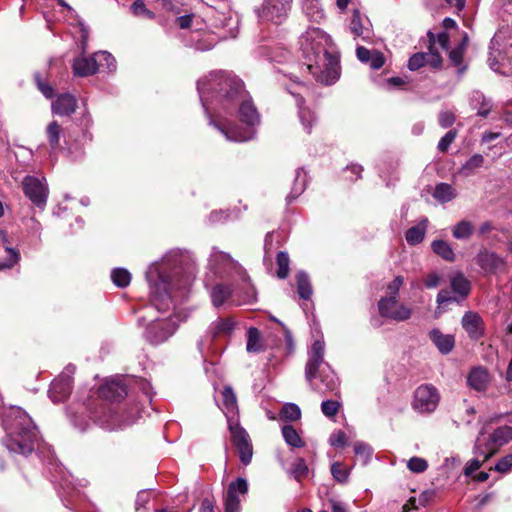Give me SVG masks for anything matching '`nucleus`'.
<instances>
[{"label": "nucleus", "instance_id": "obj_1", "mask_svg": "<svg viewBox=\"0 0 512 512\" xmlns=\"http://www.w3.org/2000/svg\"><path fill=\"white\" fill-rule=\"evenodd\" d=\"M195 263L191 254L178 248L167 251L160 260L153 262L146 271L151 306L160 313L173 309V315L150 320L143 337L152 345L167 341L183 321L176 313L178 306L187 299L195 277Z\"/></svg>", "mask_w": 512, "mask_h": 512}, {"label": "nucleus", "instance_id": "obj_2", "mask_svg": "<svg viewBox=\"0 0 512 512\" xmlns=\"http://www.w3.org/2000/svg\"><path fill=\"white\" fill-rule=\"evenodd\" d=\"M197 90L210 122V116L217 119L221 114L234 113L245 88L243 81L234 73L220 70L201 78L197 82Z\"/></svg>", "mask_w": 512, "mask_h": 512}, {"label": "nucleus", "instance_id": "obj_3", "mask_svg": "<svg viewBox=\"0 0 512 512\" xmlns=\"http://www.w3.org/2000/svg\"><path fill=\"white\" fill-rule=\"evenodd\" d=\"M299 45L305 59L304 65L316 81L331 85L339 79V56L324 31L309 28L300 36Z\"/></svg>", "mask_w": 512, "mask_h": 512}, {"label": "nucleus", "instance_id": "obj_4", "mask_svg": "<svg viewBox=\"0 0 512 512\" xmlns=\"http://www.w3.org/2000/svg\"><path fill=\"white\" fill-rule=\"evenodd\" d=\"M237 115L244 127H239L220 115L217 119L210 116V126L214 127L220 134L230 142H247L253 140L260 125L261 117L254 105L251 96L245 90L237 100Z\"/></svg>", "mask_w": 512, "mask_h": 512}, {"label": "nucleus", "instance_id": "obj_5", "mask_svg": "<svg viewBox=\"0 0 512 512\" xmlns=\"http://www.w3.org/2000/svg\"><path fill=\"white\" fill-rule=\"evenodd\" d=\"M325 343L315 340L308 349V360L305 365V379L310 387L320 393H336L340 381L331 366L325 362Z\"/></svg>", "mask_w": 512, "mask_h": 512}, {"label": "nucleus", "instance_id": "obj_6", "mask_svg": "<svg viewBox=\"0 0 512 512\" xmlns=\"http://www.w3.org/2000/svg\"><path fill=\"white\" fill-rule=\"evenodd\" d=\"M11 419L4 422L7 436L4 445L10 452L28 455L38 443V430L31 417L22 409H13Z\"/></svg>", "mask_w": 512, "mask_h": 512}, {"label": "nucleus", "instance_id": "obj_7", "mask_svg": "<svg viewBox=\"0 0 512 512\" xmlns=\"http://www.w3.org/2000/svg\"><path fill=\"white\" fill-rule=\"evenodd\" d=\"M138 418V411H124L118 405L101 404L93 412V421L107 431L121 430L133 425Z\"/></svg>", "mask_w": 512, "mask_h": 512}, {"label": "nucleus", "instance_id": "obj_8", "mask_svg": "<svg viewBox=\"0 0 512 512\" xmlns=\"http://www.w3.org/2000/svg\"><path fill=\"white\" fill-rule=\"evenodd\" d=\"M208 268L220 278L242 277L248 279L245 269L228 253L213 248L209 257Z\"/></svg>", "mask_w": 512, "mask_h": 512}, {"label": "nucleus", "instance_id": "obj_9", "mask_svg": "<svg viewBox=\"0 0 512 512\" xmlns=\"http://www.w3.org/2000/svg\"><path fill=\"white\" fill-rule=\"evenodd\" d=\"M512 440V427L501 426L493 431L487 441H483L479 436L474 445V454L483 456L484 460H488L498 450L499 447L507 444Z\"/></svg>", "mask_w": 512, "mask_h": 512}, {"label": "nucleus", "instance_id": "obj_10", "mask_svg": "<svg viewBox=\"0 0 512 512\" xmlns=\"http://www.w3.org/2000/svg\"><path fill=\"white\" fill-rule=\"evenodd\" d=\"M450 286L453 295L446 289L438 292L436 302L439 307L453 302L461 303L467 298L471 290L470 281L461 272H457L450 277Z\"/></svg>", "mask_w": 512, "mask_h": 512}, {"label": "nucleus", "instance_id": "obj_11", "mask_svg": "<svg viewBox=\"0 0 512 512\" xmlns=\"http://www.w3.org/2000/svg\"><path fill=\"white\" fill-rule=\"evenodd\" d=\"M54 471H51L52 482L57 486L58 493L63 504L68 508H74L73 498L78 497L80 491L74 484L73 476L62 466L55 464Z\"/></svg>", "mask_w": 512, "mask_h": 512}, {"label": "nucleus", "instance_id": "obj_12", "mask_svg": "<svg viewBox=\"0 0 512 512\" xmlns=\"http://www.w3.org/2000/svg\"><path fill=\"white\" fill-rule=\"evenodd\" d=\"M235 325L236 322L230 317L218 318L213 321L205 335L198 341V349L201 354L204 355L210 349L214 340L230 337L235 329Z\"/></svg>", "mask_w": 512, "mask_h": 512}, {"label": "nucleus", "instance_id": "obj_13", "mask_svg": "<svg viewBox=\"0 0 512 512\" xmlns=\"http://www.w3.org/2000/svg\"><path fill=\"white\" fill-rule=\"evenodd\" d=\"M227 424L231 441L237 449L241 463L248 465L253 456L252 442L248 432L240 425L239 420H230Z\"/></svg>", "mask_w": 512, "mask_h": 512}, {"label": "nucleus", "instance_id": "obj_14", "mask_svg": "<svg viewBox=\"0 0 512 512\" xmlns=\"http://www.w3.org/2000/svg\"><path fill=\"white\" fill-rule=\"evenodd\" d=\"M291 3L292 0H264L255 11L261 21L279 25L286 20Z\"/></svg>", "mask_w": 512, "mask_h": 512}, {"label": "nucleus", "instance_id": "obj_15", "mask_svg": "<svg viewBox=\"0 0 512 512\" xmlns=\"http://www.w3.org/2000/svg\"><path fill=\"white\" fill-rule=\"evenodd\" d=\"M440 400L438 390L431 384H422L414 392L412 407L415 411L425 414L436 410Z\"/></svg>", "mask_w": 512, "mask_h": 512}, {"label": "nucleus", "instance_id": "obj_16", "mask_svg": "<svg viewBox=\"0 0 512 512\" xmlns=\"http://www.w3.org/2000/svg\"><path fill=\"white\" fill-rule=\"evenodd\" d=\"M75 366L68 365L63 372L55 378L49 389V397L54 403L65 401L71 394Z\"/></svg>", "mask_w": 512, "mask_h": 512}, {"label": "nucleus", "instance_id": "obj_17", "mask_svg": "<svg viewBox=\"0 0 512 512\" xmlns=\"http://www.w3.org/2000/svg\"><path fill=\"white\" fill-rule=\"evenodd\" d=\"M378 311L382 317L396 322L406 321L412 315V309L400 303L394 296L381 297L378 301Z\"/></svg>", "mask_w": 512, "mask_h": 512}, {"label": "nucleus", "instance_id": "obj_18", "mask_svg": "<svg viewBox=\"0 0 512 512\" xmlns=\"http://www.w3.org/2000/svg\"><path fill=\"white\" fill-rule=\"evenodd\" d=\"M22 186L24 194L35 206L41 209L45 207L48 189L40 179L34 176H26L23 179Z\"/></svg>", "mask_w": 512, "mask_h": 512}, {"label": "nucleus", "instance_id": "obj_19", "mask_svg": "<svg viewBox=\"0 0 512 512\" xmlns=\"http://www.w3.org/2000/svg\"><path fill=\"white\" fill-rule=\"evenodd\" d=\"M475 260L486 275L498 274L506 269L505 259L488 249L480 250Z\"/></svg>", "mask_w": 512, "mask_h": 512}, {"label": "nucleus", "instance_id": "obj_20", "mask_svg": "<svg viewBox=\"0 0 512 512\" xmlns=\"http://www.w3.org/2000/svg\"><path fill=\"white\" fill-rule=\"evenodd\" d=\"M248 482L245 478L239 477L232 481L227 488L224 499L225 512H240L241 505L239 495H246Z\"/></svg>", "mask_w": 512, "mask_h": 512}, {"label": "nucleus", "instance_id": "obj_21", "mask_svg": "<svg viewBox=\"0 0 512 512\" xmlns=\"http://www.w3.org/2000/svg\"><path fill=\"white\" fill-rule=\"evenodd\" d=\"M349 31L354 38H361L365 42H369L373 37L371 22L359 9H353L352 11L349 21Z\"/></svg>", "mask_w": 512, "mask_h": 512}, {"label": "nucleus", "instance_id": "obj_22", "mask_svg": "<svg viewBox=\"0 0 512 512\" xmlns=\"http://www.w3.org/2000/svg\"><path fill=\"white\" fill-rule=\"evenodd\" d=\"M98 395L111 402L119 401L127 395L126 385L120 378L107 379L99 387Z\"/></svg>", "mask_w": 512, "mask_h": 512}, {"label": "nucleus", "instance_id": "obj_23", "mask_svg": "<svg viewBox=\"0 0 512 512\" xmlns=\"http://www.w3.org/2000/svg\"><path fill=\"white\" fill-rule=\"evenodd\" d=\"M461 326L472 340H479L484 335V320L477 312H465L461 319Z\"/></svg>", "mask_w": 512, "mask_h": 512}, {"label": "nucleus", "instance_id": "obj_24", "mask_svg": "<svg viewBox=\"0 0 512 512\" xmlns=\"http://www.w3.org/2000/svg\"><path fill=\"white\" fill-rule=\"evenodd\" d=\"M77 99L70 93L60 94L51 104V110L54 115L70 116L76 111Z\"/></svg>", "mask_w": 512, "mask_h": 512}, {"label": "nucleus", "instance_id": "obj_25", "mask_svg": "<svg viewBox=\"0 0 512 512\" xmlns=\"http://www.w3.org/2000/svg\"><path fill=\"white\" fill-rule=\"evenodd\" d=\"M73 72L80 77H87L98 71V60L95 53L91 56H79L73 61Z\"/></svg>", "mask_w": 512, "mask_h": 512}, {"label": "nucleus", "instance_id": "obj_26", "mask_svg": "<svg viewBox=\"0 0 512 512\" xmlns=\"http://www.w3.org/2000/svg\"><path fill=\"white\" fill-rule=\"evenodd\" d=\"M220 408L225 414L227 422H230V420H238L237 398L230 386L224 387L222 391V403Z\"/></svg>", "mask_w": 512, "mask_h": 512}, {"label": "nucleus", "instance_id": "obj_27", "mask_svg": "<svg viewBox=\"0 0 512 512\" xmlns=\"http://www.w3.org/2000/svg\"><path fill=\"white\" fill-rule=\"evenodd\" d=\"M356 56L362 63L369 64L372 69H380L384 63V55L378 50H368L363 46H357Z\"/></svg>", "mask_w": 512, "mask_h": 512}, {"label": "nucleus", "instance_id": "obj_28", "mask_svg": "<svg viewBox=\"0 0 512 512\" xmlns=\"http://www.w3.org/2000/svg\"><path fill=\"white\" fill-rule=\"evenodd\" d=\"M429 337L440 353L449 354L455 345L454 336L451 334H443L438 328H434L429 332Z\"/></svg>", "mask_w": 512, "mask_h": 512}, {"label": "nucleus", "instance_id": "obj_29", "mask_svg": "<svg viewBox=\"0 0 512 512\" xmlns=\"http://www.w3.org/2000/svg\"><path fill=\"white\" fill-rule=\"evenodd\" d=\"M239 17L237 14L229 13L228 15L222 14L217 20L216 26L224 30L222 38H235L239 29Z\"/></svg>", "mask_w": 512, "mask_h": 512}, {"label": "nucleus", "instance_id": "obj_30", "mask_svg": "<svg viewBox=\"0 0 512 512\" xmlns=\"http://www.w3.org/2000/svg\"><path fill=\"white\" fill-rule=\"evenodd\" d=\"M296 99V103L298 106V113L300 121L303 125V128L307 133L311 132L312 126L316 121V117L314 113L308 108L303 107L304 100L299 92L289 91Z\"/></svg>", "mask_w": 512, "mask_h": 512}, {"label": "nucleus", "instance_id": "obj_31", "mask_svg": "<svg viewBox=\"0 0 512 512\" xmlns=\"http://www.w3.org/2000/svg\"><path fill=\"white\" fill-rule=\"evenodd\" d=\"M467 383L472 389L483 392L489 384V374L483 368H474L467 377Z\"/></svg>", "mask_w": 512, "mask_h": 512}, {"label": "nucleus", "instance_id": "obj_32", "mask_svg": "<svg viewBox=\"0 0 512 512\" xmlns=\"http://www.w3.org/2000/svg\"><path fill=\"white\" fill-rule=\"evenodd\" d=\"M307 186V173L303 167L296 170V176L293 182L290 193L286 197L287 204L292 203L297 199L306 189Z\"/></svg>", "mask_w": 512, "mask_h": 512}, {"label": "nucleus", "instance_id": "obj_33", "mask_svg": "<svg viewBox=\"0 0 512 512\" xmlns=\"http://www.w3.org/2000/svg\"><path fill=\"white\" fill-rule=\"evenodd\" d=\"M302 9L311 22L320 23L325 18L320 0H304Z\"/></svg>", "mask_w": 512, "mask_h": 512}, {"label": "nucleus", "instance_id": "obj_34", "mask_svg": "<svg viewBox=\"0 0 512 512\" xmlns=\"http://www.w3.org/2000/svg\"><path fill=\"white\" fill-rule=\"evenodd\" d=\"M233 290L230 286L219 283L212 287L210 291L211 301L214 307L219 308L224 305L232 296Z\"/></svg>", "mask_w": 512, "mask_h": 512}, {"label": "nucleus", "instance_id": "obj_35", "mask_svg": "<svg viewBox=\"0 0 512 512\" xmlns=\"http://www.w3.org/2000/svg\"><path fill=\"white\" fill-rule=\"evenodd\" d=\"M428 219L423 218L418 225L409 228L406 231L405 239L409 245H417L421 243L425 237Z\"/></svg>", "mask_w": 512, "mask_h": 512}, {"label": "nucleus", "instance_id": "obj_36", "mask_svg": "<svg viewBox=\"0 0 512 512\" xmlns=\"http://www.w3.org/2000/svg\"><path fill=\"white\" fill-rule=\"evenodd\" d=\"M296 282H297V293L299 297L303 300H308L311 298L313 290L311 286V282L309 276L304 271H299L296 274Z\"/></svg>", "mask_w": 512, "mask_h": 512}, {"label": "nucleus", "instance_id": "obj_37", "mask_svg": "<svg viewBox=\"0 0 512 512\" xmlns=\"http://www.w3.org/2000/svg\"><path fill=\"white\" fill-rule=\"evenodd\" d=\"M456 195L455 188L448 183L437 184L433 192V197L441 203H447L453 200Z\"/></svg>", "mask_w": 512, "mask_h": 512}, {"label": "nucleus", "instance_id": "obj_38", "mask_svg": "<svg viewBox=\"0 0 512 512\" xmlns=\"http://www.w3.org/2000/svg\"><path fill=\"white\" fill-rule=\"evenodd\" d=\"M432 251L446 261H454L455 253L451 245L444 240H434L431 243Z\"/></svg>", "mask_w": 512, "mask_h": 512}, {"label": "nucleus", "instance_id": "obj_39", "mask_svg": "<svg viewBox=\"0 0 512 512\" xmlns=\"http://www.w3.org/2000/svg\"><path fill=\"white\" fill-rule=\"evenodd\" d=\"M248 352H261L264 350L260 331L255 327H250L247 331V346Z\"/></svg>", "mask_w": 512, "mask_h": 512}, {"label": "nucleus", "instance_id": "obj_40", "mask_svg": "<svg viewBox=\"0 0 512 512\" xmlns=\"http://www.w3.org/2000/svg\"><path fill=\"white\" fill-rule=\"evenodd\" d=\"M474 232V226L470 221L462 220L454 225L452 235L458 240H468Z\"/></svg>", "mask_w": 512, "mask_h": 512}, {"label": "nucleus", "instance_id": "obj_41", "mask_svg": "<svg viewBox=\"0 0 512 512\" xmlns=\"http://www.w3.org/2000/svg\"><path fill=\"white\" fill-rule=\"evenodd\" d=\"M282 436L287 445L294 448H301L304 446V441L292 425H284L282 427Z\"/></svg>", "mask_w": 512, "mask_h": 512}, {"label": "nucleus", "instance_id": "obj_42", "mask_svg": "<svg viewBox=\"0 0 512 512\" xmlns=\"http://www.w3.org/2000/svg\"><path fill=\"white\" fill-rule=\"evenodd\" d=\"M62 133L61 126L56 122L52 121L46 128L47 139L52 151L57 150L60 147V136Z\"/></svg>", "mask_w": 512, "mask_h": 512}, {"label": "nucleus", "instance_id": "obj_43", "mask_svg": "<svg viewBox=\"0 0 512 512\" xmlns=\"http://www.w3.org/2000/svg\"><path fill=\"white\" fill-rule=\"evenodd\" d=\"M483 163L484 157L481 154H474L461 166L459 173L463 176H469L475 169L480 168Z\"/></svg>", "mask_w": 512, "mask_h": 512}, {"label": "nucleus", "instance_id": "obj_44", "mask_svg": "<svg viewBox=\"0 0 512 512\" xmlns=\"http://www.w3.org/2000/svg\"><path fill=\"white\" fill-rule=\"evenodd\" d=\"M111 280L117 287L125 288L131 282V274L125 268H114L111 271Z\"/></svg>", "mask_w": 512, "mask_h": 512}, {"label": "nucleus", "instance_id": "obj_45", "mask_svg": "<svg viewBox=\"0 0 512 512\" xmlns=\"http://www.w3.org/2000/svg\"><path fill=\"white\" fill-rule=\"evenodd\" d=\"M95 56L98 60V69L106 68L108 72L116 70V60L111 53L107 51H99L95 53Z\"/></svg>", "mask_w": 512, "mask_h": 512}, {"label": "nucleus", "instance_id": "obj_46", "mask_svg": "<svg viewBox=\"0 0 512 512\" xmlns=\"http://www.w3.org/2000/svg\"><path fill=\"white\" fill-rule=\"evenodd\" d=\"M243 284V296L240 304H250L256 301L257 298V292L255 287L251 284L250 278L243 279L242 277H237Z\"/></svg>", "mask_w": 512, "mask_h": 512}, {"label": "nucleus", "instance_id": "obj_47", "mask_svg": "<svg viewBox=\"0 0 512 512\" xmlns=\"http://www.w3.org/2000/svg\"><path fill=\"white\" fill-rule=\"evenodd\" d=\"M280 417L286 421H297L301 418V410L295 403H286L280 410Z\"/></svg>", "mask_w": 512, "mask_h": 512}, {"label": "nucleus", "instance_id": "obj_48", "mask_svg": "<svg viewBox=\"0 0 512 512\" xmlns=\"http://www.w3.org/2000/svg\"><path fill=\"white\" fill-rule=\"evenodd\" d=\"M276 263L278 266L277 277L279 279H285L289 275L290 259L285 251H280L276 257Z\"/></svg>", "mask_w": 512, "mask_h": 512}, {"label": "nucleus", "instance_id": "obj_49", "mask_svg": "<svg viewBox=\"0 0 512 512\" xmlns=\"http://www.w3.org/2000/svg\"><path fill=\"white\" fill-rule=\"evenodd\" d=\"M331 474L338 483H347L350 470L341 462H334L331 465Z\"/></svg>", "mask_w": 512, "mask_h": 512}, {"label": "nucleus", "instance_id": "obj_50", "mask_svg": "<svg viewBox=\"0 0 512 512\" xmlns=\"http://www.w3.org/2000/svg\"><path fill=\"white\" fill-rule=\"evenodd\" d=\"M467 41L468 36L465 34L462 42L457 47L452 49L449 53V59L456 67L460 68V66L462 65L463 55L466 49Z\"/></svg>", "mask_w": 512, "mask_h": 512}, {"label": "nucleus", "instance_id": "obj_51", "mask_svg": "<svg viewBox=\"0 0 512 512\" xmlns=\"http://www.w3.org/2000/svg\"><path fill=\"white\" fill-rule=\"evenodd\" d=\"M130 9L131 12L137 17H145L148 19H154L156 17L155 13L146 7L144 0H135L131 4Z\"/></svg>", "mask_w": 512, "mask_h": 512}, {"label": "nucleus", "instance_id": "obj_52", "mask_svg": "<svg viewBox=\"0 0 512 512\" xmlns=\"http://www.w3.org/2000/svg\"><path fill=\"white\" fill-rule=\"evenodd\" d=\"M237 217L238 213L233 214L229 210H215L210 213L208 220L211 224H219Z\"/></svg>", "mask_w": 512, "mask_h": 512}, {"label": "nucleus", "instance_id": "obj_53", "mask_svg": "<svg viewBox=\"0 0 512 512\" xmlns=\"http://www.w3.org/2000/svg\"><path fill=\"white\" fill-rule=\"evenodd\" d=\"M428 38L430 43V50L432 47L438 44L442 49L447 50L449 48V35L446 32H440L434 35L432 32H428Z\"/></svg>", "mask_w": 512, "mask_h": 512}, {"label": "nucleus", "instance_id": "obj_54", "mask_svg": "<svg viewBox=\"0 0 512 512\" xmlns=\"http://www.w3.org/2000/svg\"><path fill=\"white\" fill-rule=\"evenodd\" d=\"M354 452L362 460L363 464H367L372 455V448L364 442L357 441L354 443Z\"/></svg>", "mask_w": 512, "mask_h": 512}, {"label": "nucleus", "instance_id": "obj_55", "mask_svg": "<svg viewBox=\"0 0 512 512\" xmlns=\"http://www.w3.org/2000/svg\"><path fill=\"white\" fill-rule=\"evenodd\" d=\"M407 468L413 473H423L428 468V463L424 458L415 456L408 460Z\"/></svg>", "mask_w": 512, "mask_h": 512}, {"label": "nucleus", "instance_id": "obj_56", "mask_svg": "<svg viewBox=\"0 0 512 512\" xmlns=\"http://www.w3.org/2000/svg\"><path fill=\"white\" fill-rule=\"evenodd\" d=\"M309 469L303 458H298L292 465V474L295 479L300 480L308 475Z\"/></svg>", "mask_w": 512, "mask_h": 512}, {"label": "nucleus", "instance_id": "obj_57", "mask_svg": "<svg viewBox=\"0 0 512 512\" xmlns=\"http://www.w3.org/2000/svg\"><path fill=\"white\" fill-rule=\"evenodd\" d=\"M428 54L426 53H415L408 61V68L411 71H415L425 66L428 62Z\"/></svg>", "mask_w": 512, "mask_h": 512}, {"label": "nucleus", "instance_id": "obj_58", "mask_svg": "<svg viewBox=\"0 0 512 512\" xmlns=\"http://www.w3.org/2000/svg\"><path fill=\"white\" fill-rule=\"evenodd\" d=\"M35 83L37 88L41 91V93L48 99L53 98L54 96V88L47 83L39 73L35 74Z\"/></svg>", "mask_w": 512, "mask_h": 512}, {"label": "nucleus", "instance_id": "obj_59", "mask_svg": "<svg viewBox=\"0 0 512 512\" xmlns=\"http://www.w3.org/2000/svg\"><path fill=\"white\" fill-rule=\"evenodd\" d=\"M5 250L8 254L6 260L0 263V270L11 268L14 264L19 261L20 254L19 251L8 246L5 247Z\"/></svg>", "mask_w": 512, "mask_h": 512}, {"label": "nucleus", "instance_id": "obj_60", "mask_svg": "<svg viewBox=\"0 0 512 512\" xmlns=\"http://www.w3.org/2000/svg\"><path fill=\"white\" fill-rule=\"evenodd\" d=\"M339 408L340 403L335 400H324L321 403L322 413L329 418L334 417L338 413Z\"/></svg>", "mask_w": 512, "mask_h": 512}, {"label": "nucleus", "instance_id": "obj_61", "mask_svg": "<svg viewBox=\"0 0 512 512\" xmlns=\"http://www.w3.org/2000/svg\"><path fill=\"white\" fill-rule=\"evenodd\" d=\"M404 283V278L402 276H396L390 283H388L386 287L387 296L386 297H392L398 299V294L400 291V288L402 287Z\"/></svg>", "mask_w": 512, "mask_h": 512}, {"label": "nucleus", "instance_id": "obj_62", "mask_svg": "<svg viewBox=\"0 0 512 512\" xmlns=\"http://www.w3.org/2000/svg\"><path fill=\"white\" fill-rule=\"evenodd\" d=\"M457 136V132L455 130L448 131L438 142V150L441 152H446L449 146L453 143Z\"/></svg>", "mask_w": 512, "mask_h": 512}, {"label": "nucleus", "instance_id": "obj_63", "mask_svg": "<svg viewBox=\"0 0 512 512\" xmlns=\"http://www.w3.org/2000/svg\"><path fill=\"white\" fill-rule=\"evenodd\" d=\"M476 456H477L476 458L471 459L465 465L464 474L466 476H470L471 474H473L475 471H477L481 467L482 463L486 461V460H484L483 456H478V455H476Z\"/></svg>", "mask_w": 512, "mask_h": 512}, {"label": "nucleus", "instance_id": "obj_64", "mask_svg": "<svg viewBox=\"0 0 512 512\" xmlns=\"http://www.w3.org/2000/svg\"><path fill=\"white\" fill-rule=\"evenodd\" d=\"M512 468V454L502 457L496 464L494 469L500 473H507Z\"/></svg>", "mask_w": 512, "mask_h": 512}]
</instances>
